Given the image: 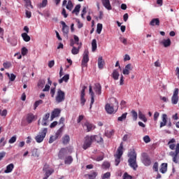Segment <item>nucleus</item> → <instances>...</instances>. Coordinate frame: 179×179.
I'll list each match as a JSON object with an SVG mask.
<instances>
[{
  "mask_svg": "<svg viewBox=\"0 0 179 179\" xmlns=\"http://www.w3.org/2000/svg\"><path fill=\"white\" fill-rule=\"evenodd\" d=\"M92 139L94 140V142H97V143H103V142H104V140H103L100 135L92 136Z\"/></svg>",
  "mask_w": 179,
  "mask_h": 179,
  "instance_id": "a211bd4d",
  "label": "nucleus"
},
{
  "mask_svg": "<svg viewBox=\"0 0 179 179\" xmlns=\"http://www.w3.org/2000/svg\"><path fill=\"white\" fill-rule=\"evenodd\" d=\"M131 115L134 121H136L138 120V113L135 110H131Z\"/></svg>",
  "mask_w": 179,
  "mask_h": 179,
  "instance_id": "49530a36",
  "label": "nucleus"
},
{
  "mask_svg": "<svg viewBox=\"0 0 179 179\" xmlns=\"http://www.w3.org/2000/svg\"><path fill=\"white\" fill-rule=\"evenodd\" d=\"M122 177L124 179H132L133 178L132 176L128 174V173H127V172L124 173Z\"/></svg>",
  "mask_w": 179,
  "mask_h": 179,
  "instance_id": "5fc2aeb1",
  "label": "nucleus"
},
{
  "mask_svg": "<svg viewBox=\"0 0 179 179\" xmlns=\"http://www.w3.org/2000/svg\"><path fill=\"white\" fill-rule=\"evenodd\" d=\"M93 136H86L85 137V141L83 145V149H84V150H86V149H89V148L92 146V143H93Z\"/></svg>",
  "mask_w": 179,
  "mask_h": 179,
  "instance_id": "20e7f679",
  "label": "nucleus"
},
{
  "mask_svg": "<svg viewBox=\"0 0 179 179\" xmlns=\"http://www.w3.org/2000/svg\"><path fill=\"white\" fill-rule=\"evenodd\" d=\"M79 12H80V4L76 6L75 8L72 11V13H75V15H78Z\"/></svg>",
  "mask_w": 179,
  "mask_h": 179,
  "instance_id": "ea45409f",
  "label": "nucleus"
},
{
  "mask_svg": "<svg viewBox=\"0 0 179 179\" xmlns=\"http://www.w3.org/2000/svg\"><path fill=\"white\" fill-rule=\"evenodd\" d=\"M35 116L33 113H28L27 115V122L28 124H31L34 121Z\"/></svg>",
  "mask_w": 179,
  "mask_h": 179,
  "instance_id": "393cba45",
  "label": "nucleus"
},
{
  "mask_svg": "<svg viewBox=\"0 0 179 179\" xmlns=\"http://www.w3.org/2000/svg\"><path fill=\"white\" fill-rule=\"evenodd\" d=\"M3 66L6 69H8V68H10V66H12V64H10V62H4L3 64Z\"/></svg>",
  "mask_w": 179,
  "mask_h": 179,
  "instance_id": "603ef678",
  "label": "nucleus"
},
{
  "mask_svg": "<svg viewBox=\"0 0 179 179\" xmlns=\"http://www.w3.org/2000/svg\"><path fill=\"white\" fill-rule=\"evenodd\" d=\"M48 118H50V113H46L43 117V120H42L43 127H47V125H48V124H47V120H48Z\"/></svg>",
  "mask_w": 179,
  "mask_h": 179,
  "instance_id": "cd10ccee",
  "label": "nucleus"
},
{
  "mask_svg": "<svg viewBox=\"0 0 179 179\" xmlns=\"http://www.w3.org/2000/svg\"><path fill=\"white\" fill-rule=\"evenodd\" d=\"M105 110L108 114H113L114 113V107L110 103H106L105 106Z\"/></svg>",
  "mask_w": 179,
  "mask_h": 179,
  "instance_id": "f3484780",
  "label": "nucleus"
},
{
  "mask_svg": "<svg viewBox=\"0 0 179 179\" xmlns=\"http://www.w3.org/2000/svg\"><path fill=\"white\" fill-rule=\"evenodd\" d=\"M72 162H73V158H72V156H68L65 158V164H71Z\"/></svg>",
  "mask_w": 179,
  "mask_h": 179,
  "instance_id": "a19ab883",
  "label": "nucleus"
},
{
  "mask_svg": "<svg viewBox=\"0 0 179 179\" xmlns=\"http://www.w3.org/2000/svg\"><path fill=\"white\" fill-rule=\"evenodd\" d=\"M50 169H52V168H50V165H48V164H45L43 168V171H48Z\"/></svg>",
  "mask_w": 179,
  "mask_h": 179,
  "instance_id": "680f3d73",
  "label": "nucleus"
},
{
  "mask_svg": "<svg viewBox=\"0 0 179 179\" xmlns=\"http://www.w3.org/2000/svg\"><path fill=\"white\" fill-rule=\"evenodd\" d=\"M31 156H32L33 157H40V152L38 151V149L34 148V149L32 150Z\"/></svg>",
  "mask_w": 179,
  "mask_h": 179,
  "instance_id": "4c0bfd02",
  "label": "nucleus"
},
{
  "mask_svg": "<svg viewBox=\"0 0 179 179\" xmlns=\"http://www.w3.org/2000/svg\"><path fill=\"white\" fill-rule=\"evenodd\" d=\"M132 69H134V66L131 64H128L122 71L123 75H129V71H132Z\"/></svg>",
  "mask_w": 179,
  "mask_h": 179,
  "instance_id": "9d476101",
  "label": "nucleus"
},
{
  "mask_svg": "<svg viewBox=\"0 0 179 179\" xmlns=\"http://www.w3.org/2000/svg\"><path fill=\"white\" fill-rule=\"evenodd\" d=\"M76 22L78 23V29H82V27H83V23H82V22H80V20H79V19H77V20H76Z\"/></svg>",
  "mask_w": 179,
  "mask_h": 179,
  "instance_id": "bf43d9fd",
  "label": "nucleus"
},
{
  "mask_svg": "<svg viewBox=\"0 0 179 179\" xmlns=\"http://www.w3.org/2000/svg\"><path fill=\"white\" fill-rule=\"evenodd\" d=\"M21 36L24 41H25L26 43H29V41H30L31 38L30 36L27 34V33H22Z\"/></svg>",
  "mask_w": 179,
  "mask_h": 179,
  "instance_id": "2f4dec72",
  "label": "nucleus"
},
{
  "mask_svg": "<svg viewBox=\"0 0 179 179\" xmlns=\"http://www.w3.org/2000/svg\"><path fill=\"white\" fill-rule=\"evenodd\" d=\"M103 30V24H97L96 26V33L98 34H101V31Z\"/></svg>",
  "mask_w": 179,
  "mask_h": 179,
  "instance_id": "c03bdc74",
  "label": "nucleus"
},
{
  "mask_svg": "<svg viewBox=\"0 0 179 179\" xmlns=\"http://www.w3.org/2000/svg\"><path fill=\"white\" fill-rule=\"evenodd\" d=\"M70 141H71V137H69V135L68 134H66L64 136L62 137V143L64 145H68Z\"/></svg>",
  "mask_w": 179,
  "mask_h": 179,
  "instance_id": "c85d7f7f",
  "label": "nucleus"
},
{
  "mask_svg": "<svg viewBox=\"0 0 179 179\" xmlns=\"http://www.w3.org/2000/svg\"><path fill=\"white\" fill-rule=\"evenodd\" d=\"M0 115L1 117H6L8 115V110L6 109L0 110Z\"/></svg>",
  "mask_w": 179,
  "mask_h": 179,
  "instance_id": "3c124183",
  "label": "nucleus"
},
{
  "mask_svg": "<svg viewBox=\"0 0 179 179\" xmlns=\"http://www.w3.org/2000/svg\"><path fill=\"white\" fill-rule=\"evenodd\" d=\"M152 169L156 172L159 171V163L155 162Z\"/></svg>",
  "mask_w": 179,
  "mask_h": 179,
  "instance_id": "6e6d98bb",
  "label": "nucleus"
},
{
  "mask_svg": "<svg viewBox=\"0 0 179 179\" xmlns=\"http://www.w3.org/2000/svg\"><path fill=\"white\" fill-rule=\"evenodd\" d=\"M65 127V124H63L56 132L55 134V136L56 139H58L59 138H61L62 136V132H64V127Z\"/></svg>",
  "mask_w": 179,
  "mask_h": 179,
  "instance_id": "dca6fc26",
  "label": "nucleus"
},
{
  "mask_svg": "<svg viewBox=\"0 0 179 179\" xmlns=\"http://www.w3.org/2000/svg\"><path fill=\"white\" fill-rule=\"evenodd\" d=\"M112 78L114 79V80H118V78H120V73H118L117 70L113 71Z\"/></svg>",
  "mask_w": 179,
  "mask_h": 179,
  "instance_id": "473e14b6",
  "label": "nucleus"
},
{
  "mask_svg": "<svg viewBox=\"0 0 179 179\" xmlns=\"http://www.w3.org/2000/svg\"><path fill=\"white\" fill-rule=\"evenodd\" d=\"M141 157V162L144 164V166H148L152 164V160L150 159V157H149V155H148L146 153H143Z\"/></svg>",
  "mask_w": 179,
  "mask_h": 179,
  "instance_id": "0eeeda50",
  "label": "nucleus"
},
{
  "mask_svg": "<svg viewBox=\"0 0 179 179\" xmlns=\"http://www.w3.org/2000/svg\"><path fill=\"white\" fill-rule=\"evenodd\" d=\"M62 26V31L64 33V34H68L69 33V27L66 25V23L64 21L60 22Z\"/></svg>",
  "mask_w": 179,
  "mask_h": 179,
  "instance_id": "2eb2a0df",
  "label": "nucleus"
},
{
  "mask_svg": "<svg viewBox=\"0 0 179 179\" xmlns=\"http://www.w3.org/2000/svg\"><path fill=\"white\" fill-rule=\"evenodd\" d=\"M57 138L55 137V136H50V139H49V143H52L54 142H55V141H57Z\"/></svg>",
  "mask_w": 179,
  "mask_h": 179,
  "instance_id": "052dcab7",
  "label": "nucleus"
},
{
  "mask_svg": "<svg viewBox=\"0 0 179 179\" xmlns=\"http://www.w3.org/2000/svg\"><path fill=\"white\" fill-rule=\"evenodd\" d=\"M92 52H94V51H96V50H97V41H96V39L92 40Z\"/></svg>",
  "mask_w": 179,
  "mask_h": 179,
  "instance_id": "58836bf2",
  "label": "nucleus"
},
{
  "mask_svg": "<svg viewBox=\"0 0 179 179\" xmlns=\"http://www.w3.org/2000/svg\"><path fill=\"white\" fill-rule=\"evenodd\" d=\"M48 131V129L47 128L41 129V131L35 137L36 142H37V143H41V142L44 141V138H45Z\"/></svg>",
  "mask_w": 179,
  "mask_h": 179,
  "instance_id": "7ed1b4c3",
  "label": "nucleus"
},
{
  "mask_svg": "<svg viewBox=\"0 0 179 179\" xmlns=\"http://www.w3.org/2000/svg\"><path fill=\"white\" fill-rule=\"evenodd\" d=\"M143 139L145 143H149V142H150V137H149V136H145Z\"/></svg>",
  "mask_w": 179,
  "mask_h": 179,
  "instance_id": "13d9d810",
  "label": "nucleus"
},
{
  "mask_svg": "<svg viewBox=\"0 0 179 179\" xmlns=\"http://www.w3.org/2000/svg\"><path fill=\"white\" fill-rule=\"evenodd\" d=\"M55 65V62L54 60L50 61L48 63L49 68H52Z\"/></svg>",
  "mask_w": 179,
  "mask_h": 179,
  "instance_id": "774afa93",
  "label": "nucleus"
},
{
  "mask_svg": "<svg viewBox=\"0 0 179 179\" xmlns=\"http://www.w3.org/2000/svg\"><path fill=\"white\" fill-rule=\"evenodd\" d=\"M128 163L131 169H133L134 171H136V169H138V164L136 163V152H132L130 153Z\"/></svg>",
  "mask_w": 179,
  "mask_h": 179,
  "instance_id": "f257e3e1",
  "label": "nucleus"
},
{
  "mask_svg": "<svg viewBox=\"0 0 179 179\" xmlns=\"http://www.w3.org/2000/svg\"><path fill=\"white\" fill-rule=\"evenodd\" d=\"M110 177H111V173L106 172L103 175L102 179H110Z\"/></svg>",
  "mask_w": 179,
  "mask_h": 179,
  "instance_id": "8fccbe9b",
  "label": "nucleus"
},
{
  "mask_svg": "<svg viewBox=\"0 0 179 179\" xmlns=\"http://www.w3.org/2000/svg\"><path fill=\"white\" fill-rule=\"evenodd\" d=\"M160 171H161V173H162V174H164L165 173H166V171H167V164H166V163L162 164Z\"/></svg>",
  "mask_w": 179,
  "mask_h": 179,
  "instance_id": "72a5a7b5",
  "label": "nucleus"
},
{
  "mask_svg": "<svg viewBox=\"0 0 179 179\" xmlns=\"http://www.w3.org/2000/svg\"><path fill=\"white\" fill-rule=\"evenodd\" d=\"M89 87L90 94L91 96V103L90 108H92L93 104H94V92H93V88L92 87V85H90Z\"/></svg>",
  "mask_w": 179,
  "mask_h": 179,
  "instance_id": "f8f14e48",
  "label": "nucleus"
},
{
  "mask_svg": "<svg viewBox=\"0 0 179 179\" xmlns=\"http://www.w3.org/2000/svg\"><path fill=\"white\" fill-rule=\"evenodd\" d=\"M16 136H13V137L10 138V139L8 141L9 143H15V142H16Z\"/></svg>",
  "mask_w": 179,
  "mask_h": 179,
  "instance_id": "e2e57ef3",
  "label": "nucleus"
},
{
  "mask_svg": "<svg viewBox=\"0 0 179 179\" xmlns=\"http://www.w3.org/2000/svg\"><path fill=\"white\" fill-rule=\"evenodd\" d=\"M161 44H162L165 48H167V47H170L171 45V40H170V38L164 39L161 42Z\"/></svg>",
  "mask_w": 179,
  "mask_h": 179,
  "instance_id": "aec40b11",
  "label": "nucleus"
},
{
  "mask_svg": "<svg viewBox=\"0 0 179 179\" xmlns=\"http://www.w3.org/2000/svg\"><path fill=\"white\" fill-rule=\"evenodd\" d=\"M25 2V6L29 9V8H31V9H33V5H31V0H23Z\"/></svg>",
  "mask_w": 179,
  "mask_h": 179,
  "instance_id": "37998d69",
  "label": "nucleus"
},
{
  "mask_svg": "<svg viewBox=\"0 0 179 179\" xmlns=\"http://www.w3.org/2000/svg\"><path fill=\"white\" fill-rule=\"evenodd\" d=\"M127 115H128V113H123L120 117L117 118V121H124V120H127Z\"/></svg>",
  "mask_w": 179,
  "mask_h": 179,
  "instance_id": "a18cd8bd",
  "label": "nucleus"
},
{
  "mask_svg": "<svg viewBox=\"0 0 179 179\" xmlns=\"http://www.w3.org/2000/svg\"><path fill=\"white\" fill-rule=\"evenodd\" d=\"M48 4V0H43L41 3L37 4V8L41 9L43 8H45Z\"/></svg>",
  "mask_w": 179,
  "mask_h": 179,
  "instance_id": "c756f323",
  "label": "nucleus"
},
{
  "mask_svg": "<svg viewBox=\"0 0 179 179\" xmlns=\"http://www.w3.org/2000/svg\"><path fill=\"white\" fill-rule=\"evenodd\" d=\"M27 52H29V50H27V48H26V47H23L21 49V54L22 55H23V57H24V55H27Z\"/></svg>",
  "mask_w": 179,
  "mask_h": 179,
  "instance_id": "de8ad7c7",
  "label": "nucleus"
},
{
  "mask_svg": "<svg viewBox=\"0 0 179 179\" xmlns=\"http://www.w3.org/2000/svg\"><path fill=\"white\" fill-rule=\"evenodd\" d=\"M162 122H160L159 128H163V127H166V125H167V120H169L167 115L162 114Z\"/></svg>",
  "mask_w": 179,
  "mask_h": 179,
  "instance_id": "9b49d317",
  "label": "nucleus"
},
{
  "mask_svg": "<svg viewBox=\"0 0 179 179\" xmlns=\"http://www.w3.org/2000/svg\"><path fill=\"white\" fill-rule=\"evenodd\" d=\"M176 139L175 138H171L169 142H168V145L169 146V149H171V150H174V149H176Z\"/></svg>",
  "mask_w": 179,
  "mask_h": 179,
  "instance_id": "5701e85b",
  "label": "nucleus"
},
{
  "mask_svg": "<svg viewBox=\"0 0 179 179\" xmlns=\"http://www.w3.org/2000/svg\"><path fill=\"white\" fill-rule=\"evenodd\" d=\"M83 127H86L87 132H90V131H93V129H94V128H95L94 125H93L92 124H91L89 122H85L83 124Z\"/></svg>",
  "mask_w": 179,
  "mask_h": 179,
  "instance_id": "4468645a",
  "label": "nucleus"
},
{
  "mask_svg": "<svg viewBox=\"0 0 179 179\" xmlns=\"http://www.w3.org/2000/svg\"><path fill=\"white\" fill-rule=\"evenodd\" d=\"M87 89L86 86H83V90H81V93H80V104L82 106H85V103H86V99H85V92Z\"/></svg>",
  "mask_w": 179,
  "mask_h": 179,
  "instance_id": "6e6552de",
  "label": "nucleus"
},
{
  "mask_svg": "<svg viewBox=\"0 0 179 179\" xmlns=\"http://www.w3.org/2000/svg\"><path fill=\"white\" fill-rule=\"evenodd\" d=\"M102 3L103 6L108 9V10H111L112 7L111 4L110 3V0H102Z\"/></svg>",
  "mask_w": 179,
  "mask_h": 179,
  "instance_id": "4be33fe9",
  "label": "nucleus"
},
{
  "mask_svg": "<svg viewBox=\"0 0 179 179\" xmlns=\"http://www.w3.org/2000/svg\"><path fill=\"white\" fill-rule=\"evenodd\" d=\"M89 179H95L97 177V172L92 171L90 174L86 175Z\"/></svg>",
  "mask_w": 179,
  "mask_h": 179,
  "instance_id": "e433bc0d",
  "label": "nucleus"
},
{
  "mask_svg": "<svg viewBox=\"0 0 179 179\" xmlns=\"http://www.w3.org/2000/svg\"><path fill=\"white\" fill-rule=\"evenodd\" d=\"M50 94H51V97H54V96H55V87L53 88H51Z\"/></svg>",
  "mask_w": 179,
  "mask_h": 179,
  "instance_id": "338daca9",
  "label": "nucleus"
},
{
  "mask_svg": "<svg viewBox=\"0 0 179 179\" xmlns=\"http://www.w3.org/2000/svg\"><path fill=\"white\" fill-rule=\"evenodd\" d=\"M62 16H64V17L65 19H66V17H68V13H66V10H65V8L62 9Z\"/></svg>",
  "mask_w": 179,
  "mask_h": 179,
  "instance_id": "0e129e2a",
  "label": "nucleus"
},
{
  "mask_svg": "<svg viewBox=\"0 0 179 179\" xmlns=\"http://www.w3.org/2000/svg\"><path fill=\"white\" fill-rule=\"evenodd\" d=\"M171 102L173 104H177V103H178V96L173 95L171 98Z\"/></svg>",
  "mask_w": 179,
  "mask_h": 179,
  "instance_id": "09e8293b",
  "label": "nucleus"
},
{
  "mask_svg": "<svg viewBox=\"0 0 179 179\" xmlns=\"http://www.w3.org/2000/svg\"><path fill=\"white\" fill-rule=\"evenodd\" d=\"M123 149H124V144H122V143H121L119 148H117L116 155H115V166H118V164H120V163H121V157H122V155L124 154V152L122 151Z\"/></svg>",
  "mask_w": 179,
  "mask_h": 179,
  "instance_id": "f03ea898",
  "label": "nucleus"
},
{
  "mask_svg": "<svg viewBox=\"0 0 179 179\" xmlns=\"http://www.w3.org/2000/svg\"><path fill=\"white\" fill-rule=\"evenodd\" d=\"M106 64V62L103 59V57H99L98 58V67H99V69H103V68H104V64Z\"/></svg>",
  "mask_w": 179,
  "mask_h": 179,
  "instance_id": "6ab92c4d",
  "label": "nucleus"
},
{
  "mask_svg": "<svg viewBox=\"0 0 179 179\" xmlns=\"http://www.w3.org/2000/svg\"><path fill=\"white\" fill-rule=\"evenodd\" d=\"M43 103H44V101H43V100H41V99L36 101L34 104V110H36L37 107H38V106H40V104H43Z\"/></svg>",
  "mask_w": 179,
  "mask_h": 179,
  "instance_id": "79ce46f5",
  "label": "nucleus"
},
{
  "mask_svg": "<svg viewBox=\"0 0 179 179\" xmlns=\"http://www.w3.org/2000/svg\"><path fill=\"white\" fill-rule=\"evenodd\" d=\"M67 152L68 150H66V148H61L58 154L59 158L62 159L63 157H65V155H66Z\"/></svg>",
  "mask_w": 179,
  "mask_h": 179,
  "instance_id": "b1692460",
  "label": "nucleus"
},
{
  "mask_svg": "<svg viewBox=\"0 0 179 179\" xmlns=\"http://www.w3.org/2000/svg\"><path fill=\"white\" fill-rule=\"evenodd\" d=\"M56 103H62V101H65V92L62 91L61 89H59L57 92V95L55 97Z\"/></svg>",
  "mask_w": 179,
  "mask_h": 179,
  "instance_id": "39448f33",
  "label": "nucleus"
},
{
  "mask_svg": "<svg viewBox=\"0 0 179 179\" xmlns=\"http://www.w3.org/2000/svg\"><path fill=\"white\" fill-rule=\"evenodd\" d=\"M110 162H105L102 164V167L103 169H110Z\"/></svg>",
  "mask_w": 179,
  "mask_h": 179,
  "instance_id": "864d4df0",
  "label": "nucleus"
},
{
  "mask_svg": "<svg viewBox=\"0 0 179 179\" xmlns=\"http://www.w3.org/2000/svg\"><path fill=\"white\" fill-rule=\"evenodd\" d=\"M80 48H82V43H80L78 48L75 46L73 47L71 50V54H73V55H77V54H79V50H80Z\"/></svg>",
  "mask_w": 179,
  "mask_h": 179,
  "instance_id": "412c9836",
  "label": "nucleus"
},
{
  "mask_svg": "<svg viewBox=\"0 0 179 179\" xmlns=\"http://www.w3.org/2000/svg\"><path fill=\"white\" fill-rule=\"evenodd\" d=\"M13 169H15V165L13 164H10L6 166V169L4 171V173H12V171H13Z\"/></svg>",
  "mask_w": 179,
  "mask_h": 179,
  "instance_id": "bb28decb",
  "label": "nucleus"
},
{
  "mask_svg": "<svg viewBox=\"0 0 179 179\" xmlns=\"http://www.w3.org/2000/svg\"><path fill=\"white\" fill-rule=\"evenodd\" d=\"M66 8L70 12H71V10H72V9H73V3H72V1H71V0L68 1Z\"/></svg>",
  "mask_w": 179,
  "mask_h": 179,
  "instance_id": "f704fd0d",
  "label": "nucleus"
},
{
  "mask_svg": "<svg viewBox=\"0 0 179 179\" xmlns=\"http://www.w3.org/2000/svg\"><path fill=\"white\" fill-rule=\"evenodd\" d=\"M150 26H160V20L159 18H153L150 22Z\"/></svg>",
  "mask_w": 179,
  "mask_h": 179,
  "instance_id": "a878e982",
  "label": "nucleus"
},
{
  "mask_svg": "<svg viewBox=\"0 0 179 179\" xmlns=\"http://www.w3.org/2000/svg\"><path fill=\"white\" fill-rule=\"evenodd\" d=\"M178 154H179V143L176 145V156L173 157V162L176 164L178 163V160H177Z\"/></svg>",
  "mask_w": 179,
  "mask_h": 179,
  "instance_id": "7c9ffc66",
  "label": "nucleus"
},
{
  "mask_svg": "<svg viewBox=\"0 0 179 179\" xmlns=\"http://www.w3.org/2000/svg\"><path fill=\"white\" fill-rule=\"evenodd\" d=\"M74 42L77 45H80V43H79V37L76 35H74L73 36Z\"/></svg>",
  "mask_w": 179,
  "mask_h": 179,
  "instance_id": "4d7b16f0",
  "label": "nucleus"
},
{
  "mask_svg": "<svg viewBox=\"0 0 179 179\" xmlns=\"http://www.w3.org/2000/svg\"><path fill=\"white\" fill-rule=\"evenodd\" d=\"M138 118L141 120V121H143V122H147L148 119L146 118V116H145L144 114L142 113V112H138Z\"/></svg>",
  "mask_w": 179,
  "mask_h": 179,
  "instance_id": "c9c22d12",
  "label": "nucleus"
},
{
  "mask_svg": "<svg viewBox=\"0 0 179 179\" xmlns=\"http://www.w3.org/2000/svg\"><path fill=\"white\" fill-rule=\"evenodd\" d=\"M59 114H61V109L55 108L51 113L50 120L52 121L54 118H57V117H58Z\"/></svg>",
  "mask_w": 179,
  "mask_h": 179,
  "instance_id": "1a4fd4ad",
  "label": "nucleus"
},
{
  "mask_svg": "<svg viewBox=\"0 0 179 179\" xmlns=\"http://www.w3.org/2000/svg\"><path fill=\"white\" fill-rule=\"evenodd\" d=\"M87 62H89V50H85L83 53V58L82 59V68H87Z\"/></svg>",
  "mask_w": 179,
  "mask_h": 179,
  "instance_id": "423d86ee",
  "label": "nucleus"
},
{
  "mask_svg": "<svg viewBox=\"0 0 179 179\" xmlns=\"http://www.w3.org/2000/svg\"><path fill=\"white\" fill-rule=\"evenodd\" d=\"M160 115V113H159V112H155L154 113V121H157V119L159 118Z\"/></svg>",
  "mask_w": 179,
  "mask_h": 179,
  "instance_id": "69168bd1",
  "label": "nucleus"
},
{
  "mask_svg": "<svg viewBox=\"0 0 179 179\" xmlns=\"http://www.w3.org/2000/svg\"><path fill=\"white\" fill-rule=\"evenodd\" d=\"M94 90L98 96L101 94V85L100 83H96L94 85Z\"/></svg>",
  "mask_w": 179,
  "mask_h": 179,
  "instance_id": "ddd939ff",
  "label": "nucleus"
}]
</instances>
